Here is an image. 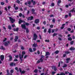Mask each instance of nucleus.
I'll return each instance as SVG.
<instances>
[{
  "instance_id": "obj_1",
  "label": "nucleus",
  "mask_w": 75,
  "mask_h": 75,
  "mask_svg": "<svg viewBox=\"0 0 75 75\" xmlns=\"http://www.w3.org/2000/svg\"><path fill=\"white\" fill-rule=\"evenodd\" d=\"M9 18H10V21L12 23H14V22L16 21L15 19H13V18H11V17H9Z\"/></svg>"
},
{
  "instance_id": "obj_2",
  "label": "nucleus",
  "mask_w": 75,
  "mask_h": 75,
  "mask_svg": "<svg viewBox=\"0 0 75 75\" xmlns=\"http://www.w3.org/2000/svg\"><path fill=\"white\" fill-rule=\"evenodd\" d=\"M37 38V34H34V38L33 39V40H36Z\"/></svg>"
},
{
  "instance_id": "obj_3",
  "label": "nucleus",
  "mask_w": 75,
  "mask_h": 75,
  "mask_svg": "<svg viewBox=\"0 0 75 75\" xmlns=\"http://www.w3.org/2000/svg\"><path fill=\"white\" fill-rule=\"evenodd\" d=\"M21 27L22 28L24 29V30H25L26 29V26L25 24H22L21 25Z\"/></svg>"
},
{
  "instance_id": "obj_4",
  "label": "nucleus",
  "mask_w": 75,
  "mask_h": 75,
  "mask_svg": "<svg viewBox=\"0 0 75 75\" xmlns=\"http://www.w3.org/2000/svg\"><path fill=\"white\" fill-rule=\"evenodd\" d=\"M40 23V19H37L35 20V24H38V23Z\"/></svg>"
},
{
  "instance_id": "obj_5",
  "label": "nucleus",
  "mask_w": 75,
  "mask_h": 75,
  "mask_svg": "<svg viewBox=\"0 0 75 75\" xmlns=\"http://www.w3.org/2000/svg\"><path fill=\"white\" fill-rule=\"evenodd\" d=\"M8 44H10V42L7 41L5 42L4 45L5 46H8Z\"/></svg>"
},
{
  "instance_id": "obj_6",
  "label": "nucleus",
  "mask_w": 75,
  "mask_h": 75,
  "mask_svg": "<svg viewBox=\"0 0 75 75\" xmlns=\"http://www.w3.org/2000/svg\"><path fill=\"white\" fill-rule=\"evenodd\" d=\"M35 10L34 9L32 8V14H37L35 12Z\"/></svg>"
},
{
  "instance_id": "obj_7",
  "label": "nucleus",
  "mask_w": 75,
  "mask_h": 75,
  "mask_svg": "<svg viewBox=\"0 0 75 75\" xmlns=\"http://www.w3.org/2000/svg\"><path fill=\"white\" fill-rule=\"evenodd\" d=\"M18 39V36H16L15 37V38L14 39L15 42H17V40Z\"/></svg>"
},
{
  "instance_id": "obj_8",
  "label": "nucleus",
  "mask_w": 75,
  "mask_h": 75,
  "mask_svg": "<svg viewBox=\"0 0 75 75\" xmlns=\"http://www.w3.org/2000/svg\"><path fill=\"white\" fill-rule=\"evenodd\" d=\"M8 57H9V61H12V59L13 58V57H12V56H11V55H9Z\"/></svg>"
},
{
  "instance_id": "obj_9",
  "label": "nucleus",
  "mask_w": 75,
  "mask_h": 75,
  "mask_svg": "<svg viewBox=\"0 0 75 75\" xmlns=\"http://www.w3.org/2000/svg\"><path fill=\"white\" fill-rule=\"evenodd\" d=\"M1 59V61H3L4 59V56L3 55H1L0 56Z\"/></svg>"
},
{
  "instance_id": "obj_10",
  "label": "nucleus",
  "mask_w": 75,
  "mask_h": 75,
  "mask_svg": "<svg viewBox=\"0 0 75 75\" xmlns=\"http://www.w3.org/2000/svg\"><path fill=\"white\" fill-rule=\"evenodd\" d=\"M52 69H53L54 71H56L57 70V67L55 66L52 67Z\"/></svg>"
},
{
  "instance_id": "obj_11",
  "label": "nucleus",
  "mask_w": 75,
  "mask_h": 75,
  "mask_svg": "<svg viewBox=\"0 0 75 75\" xmlns=\"http://www.w3.org/2000/svg\"><path fill=\"white\" fill-rule=\"evenodd\" d=\"M13 30L14 31H17V32L18 31V30H19V28H17L16 29V28H14Z\"/></svg>"
},
{
  "instance_id": "obj_12",
  "label": "nucleus",
  "mask_w": 75,
  "mask_h": 75,
  "mask_svg": "<svg viewBox=\"0 0 75 75\" xmlns=\"http://www.w3.org/2000/svg\"><path fill=\"white\" fill-rule=\"evenodd\" d=\"M69 50L71 51H73V50H75V47H71L69 48Z\"/></svg>"
},
{
  "instance_id": "obj_13",
  "label": "nucleus",
  "mask_w": 75,
  "mask_h": 75,
  "mask_svg": "<svg viewBox=\"0 0 75 75\" xmlns=\"http://www.w3.org/2000/svg\"><path fill=\"white\" fill-rule=\"evenodd\" d=\"M50 55V53L49 52H46V54L45 55V56Z\"/></svg>"
},
{
  "instance_id": "obj_14",
  "label": "nucleus",
  "mask_w": 75,
  "mask_h": 75,
  "mask_svg": "<svg viewBox=\"0 0 75 75\" xmlns=\"http://www.w3.org/2000/svg\"><path fill=\"white\" fill-rule=\"evenodd\" d=\"M19 20L18 23L19 24H21V23H23V20H21V19H19Z\"/></svg>"
},
{
  "instance_id": "obj_15",
  "label": "nucleus",
  "mask_w": 75,
  "mask_h": 75,
  "mask_svg": "<svg viewBox=\"0 0 75 75\" xmlns=\"http://www.w3.org/2000/svg\"><path fill=\"white\" fill-rule=\"evenodd\" d=\"M65 25V24H64L62 25V27L61 28V29L62 30L64 28V26Z\"/></svg>"
},
{
  "instance_id": "obj_16",
  "label": "nucleus",
  "mask_w": 75,
  "mask_h": 75,
  "mask_svg": "<svg viewBox=\"0 0 75 75\" xmlns=\"http://www.w3.org/2000/svg\"><path fill=\"white\" fill-rule=\"evenodd\" d=\"M21 55L20 54H19V58L20 59V61L22 62L23 61V59H22V58L21 57Z\"/></svg>"
},
{
  "instance_id": "obj_17",
  "label": "nucleus",
  "mask_w": 75,
  "mask_h": 75,
  "mask_svg": "<svg viewBox=\"0 0 75 75\" xmlns=\"http://www.w3.org/2000/svg\"><path fill=\"white\" fill-rule=\"evenodd\" d=\"M1 48H0V49H1V50H5V49L4 47H3V46L1 45Z\"/></svg>"
},
{
  "instance_id": "obj_18",
  "label": "nucleus",
  "mask_w": 75,
  "mask_h": 75,
  "mask_svg": "<svg viewBox=\"0 0 75 75\" xmlns=\"http://www.w3.org/2000/svg\"><path fill=\"white\" fill-rule=\"evenodd\" d=\"M25 30H26V31L27 33H29V30L28 28H26Z\"/></svg>"
},
{
  "instance_id": "obj_19",
  "label": "nucleus",
  "mask_w": 75,
  "mask_h": 75,
  "mask_svg": "<svg viewBox=\"0 0 75 75\" xmlns=\"http://www.w3.org/2000/svg\"><path fill=\"white\" fill-rule=\"evenodd\" d=\"M15 70L17 71V72H18L19 71V70H18V67H15Z\"/></svg>"
},
{
  "instance_id": "obj_20",
  "label": "nucleus",
  "mask_w": 75,
  "mask_h": 75,
  "mask_svg": "<svg viewBox=\"0 0 75 75\" xmlns=\"http://www.w3.org/2000/svg\"><path fill=\"white\" fill-rule=\"evenodd\" d=\"M34 72H35V73H37V72H38V69H36L34 71Z\"/></svg>"
},
{
  "instance_id": "obj_21",
  "label": "nucleus",
  "mask_w": 75,
  "mask_h": 75,
  "mask_svg": "<svg viewBox=\"0 0 75 75\" xmlns=\"http://www.w3.org/2000/svg\"><path fill=\"white\" fill-rule=\"evenodd\" d=\"M25 72V71H23L21 72V74H24Z\"/></svg>"
},
{
  "instance_id": "obj_22",
  "label": "nucleus",
  "mask_w": 75,
  "mask_h": 75,
  "mask_svg": "<svg viewBox=\"0 0 75 75\" xmlns=\"http://www.w3.org/2000/svg\"><path fill=\"white\" fill-rule=\"evenodd\" d=\"M13 64H14V63L13 62L11 63L10 64V67H13Z\"/></svg>"
},
{
  "instance_id": "obj_23",
  "label": "nucleus",
  "mask_w": 75,
  "mask_h": 75,
  "mask_svg": "<svg viewBox=\"0 0 75 75\" xmlns=\"http://www.w3.org/2000/svg\"><path fill=\"white\" fill-rule=\"evenodd\" d=\"M54 54H58L59 53V51L57 50L55 52H54Z\"/></svg>"
},
{
  "instance_id": "obj_24",
  "label": "nucleus",
  "mask_w": 75,
  "mask_h": 75,
  "mask_svg": "<svg viewBox=\"0 0 75 75\" xmlns=\"http://www.w3.org/2000/svg\"><path fill=\"white\" fill-rule=\"evenodd\" d=\"M33 47H37V45L35 44V43H34L33 45Z\"/></svg>"
},
{
  "instance_id": "obj_25",
  "label": "nucleus",
  "mask_w": 75,
  "mask_h": 75,
  "mask_svg": "<svg viewBox=\"0 0 75 75\" xmlns=\"http://www.w3.org/2000/svg\"><path fill=\"white\" fill-rule=\"evenodd\" d=\"M65 53L66 54H70V52L69 51H66L65 52Z\"/></svg>"
},
{
  "instance_id": "obj_26",
  "label": "nucleus",
  "mask_w": 75,
  "mask_h": 75,
  "mask_svg": "<svg viewBox=\"0 0 75 75\" xmlns=\"http://www.w3.org/2000/svg\"><path fill=\"white\" fill-rule=\"evenodd\" d=\"M51 28H50L48 30V33H49L50 34L51 33Z\"/></svg>"
},
{
  "instance_id": "obj_27",
  "label": "nucleus",
  "mask_w": 75,
  "mask_h": 75,
  "mask_svg": "<svg viewBox=\"0 0 75 75\" xmlns=\"http://www.w3.org/2000/svg\"><path fill=\"white\" fill-rule=\"evenodd\" d=\"M29 50L30 52H33V50H32V48H30Z\"/></svg>"
},
{
  "instance_id": "obj_28",
  "label": "nucleus",
  "mask_w": 75,
  "mask_h": 75,
  "mask_svg": "<svg viewBox=\"0 0 75 75\" xmlns=\"http://www.w3.org/2000/svg\"><path fill=\"white\" fill-rule=\"evenodd\" d=\"M56 35H57V33H54L53 35V37H54V36H56Z\"/></svg>"
},
{
  "instance_id": "obj_29",
  "label": "nucleus",
  "mask_w": 75,
  "mask_h": 75,
  "mask_svg": "<svg viewBox=\"0 0 75 75\" xmlns=\"http://www.w3.org/2000/svg\"><path fill=\"white\" fill-rule=\"evenodd\" d=\"M40 61L41 62H43V59L42 58H41L40 59Z\"/></svg>"
},
{
  "instance_id": "obj_30",
  "label": "nucleus",
  "mask_w": 75,
  "mask_h": 75,
  "mask_svg": "<svg viewBox=\"0 0 75 75\" xmlns=\"http://www.w3.org/2000/svg\"><path fill=\"white\" fill-rule=\"evenodd\" d=\"M55 6V4L54 3H52L51 4V5L50 6H51V7H54Z\"/></svg>"
},
{
  "instance_id": "obj_31",
  "label": "nucleus",
  "mask_w": 75,
  "mask_h": 75,
  "mask_svg": "<svg viewBox=\"0 0 75 75\" xmlns=\"http://www.w3.org/2000/svg\"><path fill=\"white\" fill-rule=\"evenodd\" d=\"M68 40H69V41H72V38H71V37L68 38Z\"/></svg>"
},
{
  "instance_id": "obj_32",
  "label": "nucleus",
  "mask_w": 75,
  "mask_h": 75,
  "mask_svg": "<svg viewBox=\"0 0 75 75\" xmlns=\"http://www.w3.org/2000/svg\"><path fill=\"white\" fill-rule=\"evenodd\" d=\"M19 17H22V16H23V14L21 13H20L19 14Z\"/></svg>"
},
{
  "instance_id": "obj_33",
  "label": "nucleus",
  "mask_w": 75,
  "mask_h": 75,
  "mask_svg": "<svg viewBox=\"0 0 75 75\" xmlns=\"http://www.w3.org/2000/svg\"><path fill=\"white\" fill-rule=\"evenodd\" d=\"M74 10H75V8H74L72 10L70 11V12H73L74 11Z\"/></svg>"
},
{
  "instance_id": "obj_34",
  "label": "nucleus",
  "mask_w": 75,
  "mask_h": 75,
  "mask_svg": "<svg viewBox=\"0 0 75 75\" xmlns=\"http://www.w3.org/2000/svg\"><path fill=\"white\" fill-rule=\"evenodd\" d=\"M31 4V1H29L28 2V4L29 5H30Z\"/></svg>"
},
{
  "instance_id": "obj_35",
  "label": "nucleus",
  "mask_w": 75,
  "mask_h": 75,
  "mask_svg": "<svg viewBox=\"0 0 75 75\" xmlns=\"http://www.w3.org/2000/svg\"><path fill=\"white\" fill-rule=\"evenodd\" d=\"M74 41H73L71 42H70V43L71 45H73L74 44Z\"/></svg>"
},
{
  "instance_id": "obj_36",
  "label": "nucleus",
  "mask_w": 75,
  "mask_h": 75,
  "mask_svg": "<svg viewBox=\"0 0 75 75\" xmlns=\"http://www.w3.org/2000/svg\"><path fill=\"white\" fill-rule=\"evenodd\" d=\"M16 2L18 4H20V1L18 0H16Z\"/></svg>"
},
{
  "instance_id": "obj_37",
  "label": "nucleus",
  "mask_w": 75,
  "mask_h": 75,
  "mask_svg": "<svg viewBox=\"0 0 75 75\" xmlns=\"http://www.w3.org/2000/svg\"><path fill=\"white\" fill-rule=\"evenodd\" d=\"M60 75H65V73H64V72H62L60 74Z\"/></svg>"
},
{
  "instance_id": "obj_38",
  "label": "nucleus",
  "mask_w": 75,
  "mask_h": 75,
  "mask_svg": "<svg viewBox=\"0 0 75 75\" xmlns=\"http://www.w3.org/2000/svg\"><path fill=\"white\" fill-rule=\"evenodd\" d=\"M7 72L8 75H10V73H9V71L8 70H7Z\"/></svg>"
},
{
  "instance_id": "obj_39",
  "label": "nucleus",
  "mask_w": 75,
  "mask_h": 75,
  "mask_svg": "<svg viewBox=\"0 0 75 75\" xmlns=\"http://www.w3.org/2000/svg\"><path fill=\"white\" fill-rule=\"evenodd\" d=\"M8 28L9 30H11V26L10 25H9L8 26Z\"/></svg>"
},
{
  "instance_id": "obj_40",
  "label": "nucleus",
  "mask_w": 75,
  "mask_h": 75,
  "mask_svg": "<svg viewBox=\"0 0 75 75\" xmlns=\"http://www.w3.org/2000/svg\"><path fill=\"white\" fill-rule=\"evenodd\" d=\"M25 24L27 26H28V25H30V24L27 23H25Z\"/></svg>"
},
{
  "instance_id": "obj_41",
  "label": "nucleus",
  "mask_w": 75,
  "mask_h": 75,
  "mask_svg": "<svg viewBox=\"0 0 75 75\" xmlns=\"http://www.w3.org/2000/svg\"><path fill=\"white\" fill-rule=\"evenodd\" d=\"M52 21L53 23H55V18H53L52 20Z\"/></svg>"
},
{
  "instance_id": "obj_42",
  "label": "nucleus",
  "mask_w": 75,
  "mask_h": 75,
  "mask_svg": "<svg viewBox=\"0 0 75 75\" xmlns=\"http://www.w3.org/2000/svg\"><path fill=\"white\" fill-rule=\"evenodd\" d=\"M67 67V65L64 64V65L63 66V68H65Z\"/></svg>"
},
{
  "instance_id": "obj_43",
  "label": "nucleus",
  "mask_w": 75,
  "mask_h": 75,
  "mask_svg": "<svg viewBox=\"0 0 75 75\" xmlns=\"http://www.w3.org/2000/svg\"><path fill=\"white\" fill-rule=\"evenodd\" d=\"M44 32L45 33L47 32V29L45 28L44 29Z\"/></svg>"
},
{
  "instance_id": "obj_44",
  "label": "nucleus",
  "mask_w": 75,
  "mask_h": 75,
  "mask_svg": "<svg viewBox=\"0 0 75 75\" xmlns=\"http://www.w3.org/2000/svg\"><path fill=\"white\" fill-rule=\"evenodd\" d=\"M55 73H56V72L55 71H52V75H54V74H55Z\"/></svg>"
},
{
  "instance_id": "obj_45",
  "label": "nucleus",
  "mask_w": 75,
  "mask_h": 75,
  "mask_svg": "<svg viewBox=\"0 0 75 75\" xmlns=\"http://www.w3.org/2000/svg\"><path fill=\"white\" fill-rule=\"evenodd\" d=\"M67 55V54L66 53H64L63 54V57H65Z\"/></svg>"
},
{
  "instance_id": "obj_46",
  "label": "nucleus",
  "mask_w": 75,
  "mask_h": 75,
  "mask_svg": "<svg viewBox=\"0 0 75 75\" xmlns=\"http://www.w3.org/2000/svg\"><path fill=\"white\" fill-rule=\"evenodd\" d=\"M70 58H68L66 59V61H69L70 60Z\"/></svg>"
},
{
  "instance_id": "obj_47",
  "label": "nucleus",
  "mask_w": 75,
  "mask_h": 75,
  "mask_svg": "<svg viewBox=\"0 0 75 75\" xmlns=\"http://www.w3.org/2000/svg\"><path fill=\"white\" fill-rule=\"evenodd\" d=\"M22 54L23 55H25V52L24 51H23L22 52Z\"/></svg>"
},
{
  "instance_id": "obj_48",
  "label": "nucleus",
  "mask_w": 75,
  "mask_h": 75,
  "mask_svg": "<svg viewBox=\"0 0 75 75\" xmlns=\"http://www.w3.org/2000/svg\"><path fill=\"white\" fill-rule=\"evenodd\" d=\"M1 4L2 6H3V5L4 4V3L3 2H1Z\"/></svg>"
},
{
  "instance_id": "obj_49",
  "label": "nucleus",
  "mask_w": 75,
  "mask_h": 75,
  "mask_svg": "<svg viewBox=\"0 0 75 75\" xmlns=\"http://www.w3.org/2000/svg\"><path fill=\"white\" fill-rule=\"evenodd\" d=\"M6 40H7V38H5L4 40H3V42H5L6 41Z\"/></svg>"
},
{
  "instance_id": "obj_50",
  "label": "nucleus",
  "mask_w": 75,
  "mask_h": 75,
  "mask_svg": "<svg viewBox=\"0 0 75 75\" xmlns=\"http://www.w3.org/2000/svg\"><path fill=\"white\" fill-rule=\"evenodd\" d=\"M61 3V0H59L58 1V2H57V3Z\"/></svg>"
},
{
  "instance_id": "obj_51",
  "label": "nucleus",
  "mask_w": 75,
  "mask_h": 75,
  "mask_svg": "<svg viewBox=\"0 0 75 75\" xmlns=\"http://www.w3.org/2000/svg\"><path fill=\"white\" fill-rule=\"evenodd\" d=\"M28 21H29V20H31V18L30 17H29L28 18Z\"/></svg>"
},
{
  "instance_id": "obj_52",
  "label": "nucleus",
  "mask_w": 75,
  "mask_h": 75,
  "mask_svg": "<svg viewBox=\"0 0 75 75\" xmlns=\"http://www.w3.org/2000/svg\"><path fill=\"white\" fill-rule=\"evenodd\" d=\"M28 57L27 55H25L24 57V59H25V58H27V57Z\"/></svg>"
},
{
  "instance_id": "obj_53",
  "label": "nucleus",
  "mask_w": 75,
  "mask_h": 75,
  "mask_svg": "<svg viewBox=\"0 0 75 75\" xmlns=\"http://www.w3.org/2000/svg\"><path fill=\"white\" fill-rule=\"evenodd\" d=\"M40 63V60H38L37 61V62L36 63V64H39V63Z\"/></svg>"
},
{
  "instance_id": "obj_54",
  "label": "nucleus",
  "mask_w": 75,
  "mask_h": 75,
  "mask_svg": "<svg viewBox=\"0 0 75 75\" xmlns=\"http://www.w3.org/2000/svg\"><path fill=\"white\" fill-rule=\"evenodd\" d=\"M53 27H54V25H50V28H53Z\"/></svg>"
},
{
  "instance_id": "obj_55",
  "label": "nucleus",
  "mask_w": 75,
  "mask_h": 75,
  "mask_svg": "<svg viewBox=\"0 0 75 75\" xmlns=\"http://www.w3.org/2000/svg\"><path fill=\"white\" fill-rule=\"evenodd\" d=\"M69 16L70 17H71V13H69Z\"/></svg>"
},
{
  "instance_id": "obj_56",
  "label": "nucleus",
  "mask_w": 75,
  "mask_h": 75,
  "mask_svg": "<svg viewBox=\"0 0 75 75\" xmlns=\"http://www.w3.org/2000/svg\"><path fill=\"white\" fill-rule=\"evenodd\" d=\"M19 70L20 72H21L22 70H21V68H19Z\"/></svg>"
},
{
  "instance_id": "obj_57",
  "label": "nucleus",
  "mask_w": 75,
  "mask_h": 75,
  "mask_svg": "<svg viewBox=\"0 0 75 75\" xmlns=\"http://www.w3.org/2000/svg\"><path fill=\"white\" fill-rule=\"evenodd\" d=\"M68 73H69V72L67 71H66L65 72V74H66V75H68Z\"/></svg>"
},
{
  "instance_id": "obj_58",
  "label": "nucleus",
  "mask_w": 75,
  "mask_h": 75,
  "mask_svg": "<svg viewBox=\"0 0 75 75\" xmlns=\"http://www.w3.org/2000/svg\"><path fill=\"white\" fill-rule=\"evenodd\" d=\"M43 23V24H44V25H45L46 24V21H44Z\"/></svg>"
},
{
  "instance_id": "obj_59",
  "label": "nucleus",
  "mask_w": 75,
  "mask_h": 75,
  "mask_svg": "<svg viewBox=\"0 0 75 75\" xmlns=\"http://www.w3.org/2000/svg\"><path fill=\"white\" fill-rule=\"evenodd\" d=\"M68 17V15H65V18H67V17Z\"/></svg>"
},
{
  "instance_id": "obj_60",
  "label": "nucleus",
  "mask_w": 75,
  "mask_h": 75,
  "mask_svg": "<svg viewBox=\"0 0 75 75\" xmlns=\"http://www.w3.org/2000/svg\"><path fill=\"white\" fill-rule=\"evenodd\" d=\"M45 42H50V40H45Z\"/></svg>"
},
{
  "instance_id": "obj_61",
  "label": "nucleus",
  "mask_w": 75,
  "mask_h": 75,
  "mask_svg": "<svg viewBox=\"0 0 75 75\" xmlns=\"http://www.w3.org/2000/svg\"><path fill=\"white\" fill-rule=\"evenodd\" d=\"M30 19H31V20H33V18H34V17L33 16H31L30 17Z\"/></svg>"
},
{
  "instance_id": "obj_62",
  "label": "nucleus",
  "mask_w": 75,
  "mask_h": 75,
  "mask_svg": "<svg viewBox=\"0 0 75 75\" xmlns=\"http://www.w3.org/2000/svg\"><path fill=\"white\" fill-rule=\"evenodd\" d=\"M72 38H73V40H74V39H75V36L73 35V37H72Z\"/></svg>"
},
{
  "instance_id": "obj_63",
  "label": "nucleus",
  "mask_w": 75,
  "mask_h": 75,
  "mask_svg": "<svg viewBox=\"0 0 75 75\" xmlns=\"http://www.w3.org/2000/svg\"><path fill=\"white\" fill-rule=\"evenodd\" d=\"M37 29L38 30H40V27H37Z\"/></svg>"
},
{
  "instance_id": "obj_64",
  "label": "nucleus",
  "mask_w": 75,
  "mask_h": 75,
  "mask_svg": "<svg viewBox=\"0 0 75 75\" xmlns=\"http://www.w3.org/2000/svg\"><path fill=\"white\" fill-rule=\"evenodd\" d=\"M24 10L25 11V10H27V7H25L24 8H23Z\"/></svg>"
}]
</instances>
